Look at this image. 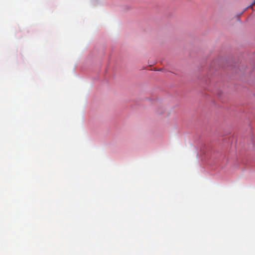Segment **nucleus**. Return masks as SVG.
Segmentation results:
<instances>
[{"mask_svg":"<svg viewBox=\"0 0 255 255\" xmlns=\"http://www.w3.org/2000/svg\"><path fill=\"white\" fill-rule=\"evenodd\" d=\"M255 4V0H254L253 3L249 6V7H251L253 8V5Z\"/></svg>","mask_w":255,"mask_h":255,"instance_id":"obj_1","label":"nucleus"}]
</instances>
